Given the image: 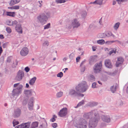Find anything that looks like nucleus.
<instances>
[{
	"mask_svg": "<svg viewBox=\"0 0 128 128\" xmlns=\"http://www.w3.org/2000/svg\"><path fill=\"white\" fill-rule=\"evenodd\" d=\"M23 86L22 84L20 85L18 87L14 89L12 91V95L14 97L15 96H18L22 92Z\"/></svg>",
	"mask_w": 128,
	"mask_h": 128,
	"instance_id": "4",
	"label": "nucleus"
},
{
	"mask_svg": "<svg viewBox=\"0 0 128 128\" xmlns=\"http://www.w3.org/2000/svg\"><path fill=\"white\" fill-rule=\"evenodd\" d=\"M120 22H118L116 23L114 26V30H116L118 28L119 26L120 25Z\"/></svg>",
	"mask_w": 128,
	"mask_h": 128,
	"instance_id": "31",
	"label": "nucleus"
},
{
	"mask_svg": "<svg viewBox=\"0 0 128 128\" xmlns=\"http://www.w3.org/2000/svg\"><path fill=\"white\" fill-rule=\"evenodd\" d=\"M95 80V78L92 75L90 74L88 77V80L89 81L93 82Z\"/></svg>",
	"mask_w": 128,
	"mask_h": 128,
	"instance_id": "26",
	"label": "nucleus"
},
{
	"mask_svg": "<svg viewBox=\"0 0 128 128\" xmlns=\"http://www.w3.org/2000/svg\"><path fill=\"white\" fill-rule=\"evenodd\" d=\"M8 44V42H6L4 43L2 45V46L3 48H6L7 47Z\"/></svg>",
	"mask_w": 128,
	"mask_h": 128,
	"instance_id": "47",
	"label": "nucleus"
},
{
	"mask_svg": "<svg viewBox=\"0 0 128 128\" xmlns=\"http://www.w3.org/2000/svg\"><path fill=\"white\" fill-rule=\"evenodd\" d=\"M50 16V14L48 13H41L38 16L37 18L40 23L43 25L46 23Z\"/></svg>",
	"mask_w": 128,
	"mask_h": 128,
	"instance_id": "1",
	"label": "nucleus"
},
{
	"mask_svg": "<svg viewBox=\"0 0 128 128\" xmlns=\"http://www.w3.org/2000/svg\"><path fill=\"white\" fill-rule=\"evenodd\" d=\"M19 123V122L15 120H14L13 121V124L14 126H15L16 125L18 124Z\"/></svg>",
	"mask_w": 128,
	"mask_h": 128,
	"instance_id": "38",
	"label": "nucleus"
},
{
	"mask_svg": "<svg viewBox=\"0 0 128 128\" xmlns=\"http://www.w3.org/2000/svg\"><path fill=\"white\" fill-rule=\"evenodd\" d=\"M86 82L83 81L79 84L76 87V91L78 92H84L86 91L88 88Z\"/></svg>",
	"mask_w": 128,
	"mask_h": 128,
	"instance_id": "2",
	"label": "nucleus"
},
{
	"mask_svg": "<svg viewBox=\"0 0 128 128\" xmlns=\"http://www.w3.org/2000/svg\"><path fill=\"white\" fill-rule=\"evenodd\" d=\"M116 42V41H114V40H112V41H106L105 42V43L107 45H110L112 43L114 42Z\"/></svg>",
	"mask_w": 128,
	"mask_h": 128,
	"instance_id": "37",
	"label": "nucleus"
},
{
	"mask_svg": "<svg viewBox=\"0 0 128 128\" xmlns=\"http://www.w3.org/2000/svg\"><path fill=\"white\" fill-rule=\"evenodd\" d=\"M124 59L122 57L119 58H118V61L116 62V67L119 66L120 64H122L124 62Z\"/></svg>",
	"mask_w": 128,
	"mask_h": 128,
	"instance_id": "18",
	"label": "nucleus"
},
{
	"mask_svg": "<svg viewBox=\"0 0 128 128\" xmlns=\"http://www.w3.org/2000/svg\"><path fill=\"white\" fill-rule=\"evenodd\" d=\"M84 104V100H82L81 102H80L78 104V105L79 106H81Z\"/></svg>",
	"mask_w": 128,
	"mask_h": 128,
	"instance_id": "43",
	"label": "nucleus"
},
{
	"mask_svg": "<svg viewBox=\"0 0 128 128\" xmlns=\"http://www.w3.org/2000/svg\"><path fill=\"white\" fill-rule=\"evenodd\" d=\"M28 98H24L22 102V104L23 105H26L27 103Z\"/></svg>",
	"mask_w": 128,
	"mask_h": 128,
	"instance_id": "30",
	"label": "nucleus"
},
{
	"mask_svg": "<svg viewBox=\"0 0 128 128\" xmlns=\"http://www.w3.org/2000/svg\"><path fill=\"white\" fill-rule=\"evenodd\" d=\"M86 113L84 114V116L85 118L86 119H89L90 118V117L88 115H86Z\"/></svg>",
	"mask_w": 128,
	"mask_h": 128,
	"instance_id": "53",
	"label": "nucleus"
},
{
	"mask_svg": "<svg viewBox=\"0 0 128 128\" xmlns=\"http://www.w3.org/2000/svg\"><path fill=\"white\" fill-rule=\"evenodd\" d=\"M50 24L49 23L47 24L46 25L44 26V29L46 30V29H48L50 28Z\"/></svg>",
	"mask_w": 128,
	"mask_h": 128,
	"instance_id": "39",
	"label": "nucleus"
},
{
	"mask_svg": "<svg viewBox=\"0 0 128 128\" xmlns=\"http://www.w3.org/2000/svg\"><path fill=\"white\" fill-rule=\"evenodd\" d=\"M69 94L71 96L74 97L78 96V93L75 90L71 89L69 90Z\"/></svg>",
	"mask_w": 128,
	"mask_h": 128,
	"instance_id": "16",
	"label": "nucleus"
},
{
	"mask_svg": "<svg viewBox=\"0 0 128 128\" xmlns=\"http://www.w3.org/2000/svg\"><path fill=\"white\" fill-rule=\"evenodd\" d=\"M49 45V42L47 41H45L44 42L43 45L44 46H47Z\"/></svg>",
	"mask_w": 128,
	"mask_h": 128,
	"instance_id": "42",
	"label": "nucleus"
},
{
	"mask_svg": "<svg viewBox=\"0 0 128 128\" xmlns=\"http://www.w3.org/2000/svg\"><path fill=\"white\" fill-rule=\"evenodd\" d=\"M50 121L52 122H54L56 120V119H55L54 118V117H53L52 118H51L50 119Z\"/></svg>",
	"mask_w": 128,
	"mask_h": 128,
	"instance_id": "60",
	"label": "nucleus"
},
{
	"mask_svg": "<svg viewBox=\"0 0 128 128\" xmlns=\"http://www.w3.org/2000/svg\"><path fill=\"white\" fill-rule=\"evenodd\" d=\"M32 93V91L31 90H26L24 91V93L27 97H28L29 96H31Z\"/></svg>",
	"mask_w": 128,
	"mask_h": 128,
	"instance_id": "20",
	"label": "nucleus"
},
{
	"mask_svg": "<svg viewBox=\"0 0 128 128\" xmlns=\"http://www.w3.org/2000/svg\"><path fill=\"white\" fill-rule=\"evenodd\" d=\"M68 108L64 107L61 110L58 112V114L60 116L63 117L66 116L68 113Z\"/></svg>",
	"mask_w": 128,
	"mask_h": 128,
	"instance_id": "7",
	"label": "nucleus"
},
{
	"mask_svg": "<svg viewBox=\"0 0 128 128\" xmlns=\"http://www.w3.org/2000/svg\"><path fill=\"white\" fill-rule=\"evenodd\" d=\"M104 64L105 66L109 68H111L112 66L110 60L109 59H106L104 61Z\"/></svg>",
	"mask_w": 128,
	"mask_h": 128,
	"instance_id": "14",
	"label": "nucleus"
},
{
	"mask_svg": "<svg viewBox=\"0 0 128 128\" xmlns=\"http://www.w3.org/2000/svg\"><path fill=\"white\" fill-rule=\"evenodd\" d=\"M117 104L118 106H122L123 104V102L120 100H119L117 101Z\"/></svg>",
	"mask_w": 128,
	"mask_h": 128,
	"instance_id": "35",
	"label": "nucleus"
},
{
	"mask_svg": "<svg viewBox=\"0 0 128 128\" xmlns=\"http://www.w3.org/2000/svg\"><path fill=\"white\" fill-rule=\"evenodd\" d=\"M88 125L87 121L83 118H80L78 121L77 125L75 126L79 128H86Z\"/></svg>",
	"mask_w": 128,
	"mask_h": 128,
	"instance_id": "5",
	"label": "nucleus"
},
{
	"mask_svg": "<svg viewBox=\"0 0 128 128\" xmlns=\"http://www.w3.org/2000/svg\"><path fill=\"white\" fill-rule=\"evenodd\" d=\"M24 76V72L22 71L19 70L18 72L16 79L17 80H20L22 79V78Z\"/></svg>",
	"mask_w": 128,
	"mask_h": 128,
	"instance_id": "12",
	"label": "nucleus"
},
{
	"mask_svg": "<svg viewBox=\"0 0 128 128\" xmlns=\"http://www.w3.org/2000/svg\"><path fill=\"white\" fill-rule=\"evenodd\" d=\"M4 37L2 34H1L0 35V38L2 39H4Z\"/></svg>",
	"mask_w": 128,
	"mask_h": 128,
	"instance_id": "64",
	"label": "nucleus"
},
{
	"mask_svg": "<svg viewBox=\"0 0 128 128\" xmlns=\"http://www.w3.org/2000/svg\"><path fill=\"white\" fill-rule=\"evenodd\" d=\"M106 37H110L112 35V33L110 32H106Z\"/></svg>",
	"mask_w": 128,
	"mask_h": 128,
	"instance_id": "40",
	"label": "nucleus"
},
{
	"mask_svg": "<svg viewBox=\"0 0 128 128\" xmlns=\"http://www.w3.org/2000/svg\"><path fill=\"white\" fill-rule=\"evenodd\" d=\"M19 84V83H17L15 84H14V88H16L18 86V85Z\"/></svg>",
	"mask_w": 128,
	"mask_h": 128,
	"instance_id": "63",
	"label": "nucleus"
},
{
	"mask_svg": "<svg viewBox=\"0 0 128 128\" xmlns=\"http://www.w3.org/2000/svg\"><path fill=\"white\" fill-rule=\"evenodd\" d=\"M6 31L9 34L10 33L12 32L11 28L9 27H6Z\"/></svg>",
	"mask_w": 128,
	"mask_h": 128,
	"instance_id": "44",
	"label": "nucleus"
},
{
	"mask_svg": "<svg viewBox=\"0 0 128 128\" xmlns=\"http://www.w3.org/2000/svg\"><path fill=\"white\" fill-rule=\"evenodd\" d=\"M101 118L102 120L105 122L108 123L110 122V118L109 116L102 115L101 116Z\"/></svg>",
	"mask_w": 128,
	"mask_h": 128,
	"instance_id": "15",
	"label": "nucleus"
},
{
	"mask_svg": "<svg viewBox=\"0 0 128 128\" xmlns=\"http://www.w3.org/2000/svg\"><path fill=\"white\" fill-rule=\"evenodd\" d=\"M102 66V62L96 63L93 68L94 72L96 74L100 72L101 70Z\"/></svg>",
	"mask_w": 128,
	"mask_h": 128,
	"instance_id": "6",
	"label": "nucleus"
},
{
	"mask_svg": "<svg viewBox=\"0 0 128 128\" xmlns=\"http://www.w3.org/2000/svg\"><path fill=\"white\" fill-rule=\"evenodd\" d=\"M63 92H60L57 93L56 94V96L57 98H60L63 95Z\"/></svg>",
	"mask_w": 128,
	"mask_h": 128,
	"instance_id": "36",
	"label": "nucleus"
},
{
	"mask_svg": "<svg viewBox=\"0 0 128 128\" xmlns=\"http://www.w3.org/2000/svg\"><path fill=\"white\" fill-rule=\"evenodd\" d=\"M80 58V56H78L76 58V62H78Z\"/></svg>",
	"mask_w": 128,
	"mask_h": 128,
	"instance_id": "59",
	"label": "nucleus"
},
{
	"mask_svg": "<svg viewBox=\"0 0 128 128\" xmlns=\"http://www.w3.org/2000/svg\"><path fill=\"white\" fill-rule=\"evenodd\" d=\"M16 30L20 34H22V30L21 24H17L15 27Z\"/></svg>",
	"mask_w": 128,
	"mask_h": 128,
	"instance_id": "17",
	"label": "nucleus"
},
{
	"mask_svg": "<svg viewBox=\"0 0 128 128\" xmlns=\"http://www.w3.org/2000/svg\"><path fill=\"white\" fill-rule=\"evenodd\" d=\"M28 50L26 47L23 48L20 52V54L22 56H25L28 53Z\"/></svg>",
	"mask_w": 128,
	"mask_h": 128,
	"instance_id": "13",
	"label": "nucleus"
},
{
	"mask_svg": "<svg viewBox=\"0 0 128 128\" xmlns=\"http://www.w3.org/2000/svg\"><path fill=\"white\" fill-rule=\"evenodd\" d=\"M38 122H32L30 128H36L38 127Z\"/></svg>",
	"mask_w": 128,
	"mask_h": 128,
	"instance_id": "24",
	"label": "nucleus"
},
{
	"mask_svg": "<svg viewBox=\"0 0 128 128\" xmlns=\"http://www.w3.org/2000/svg\"><path fill=\"white\" fill-rule=\"evenodd\" d=\"M72 26L73 28H78L80 25L79 21L76 18H75L72 21Z\"/></svg>",
	"mask_w": 128,
	"mask_h": 128,
	"instance_id": "8",
	"label": "nucleus"
},
{
	"mask_svg": "<svg viewBox=\"0 0 128 128\" xmlns=\"http://www.w3.org/2000/svg\"><path fill=\"white\" fill-rule=\"evenodd\" d=\"M117 87L116 85L115 86L114 85H113L110 88V90L112 93H114L116 91Z\"/></svg>",
	"mask_w": 128,
	"mask_h": 128,
	"instance_id": "27",
	"label": "nucleus"
},
{
	"mask_svg": "<svg viewBox=\"0 0 128 128\" xmlns=\"http://www.w3.org/2000/svg\"><path fill=\"white\" fill-rule=\"evenodd\" d=\"M14 10H18L19 9L20 6H14Z\"/></svg>",
	"mask_w": 128,
	"mask_h": 128,
	"instance_id": "52",
	"label": "nucleus"
},
{
	"mask_svg": "<svg viewBox=\"0 0 128 128\" xmlns=\"http://www.w3.org/2000/svg\"><path fill=\"white\" fill-rule=\"evenodd\" d=\"M21 113V110L18 108L14 110L13 116L14 118L19 117Z\"/></svg>",
	"mask_w": 128,
	"mask_h": 128,
	"instance_id": "11",
	"label": "nucleus"
},
{
	"mask_svg": "<svg viewBox=\"0 0 128 128\" xmlns=\"http://www.w3.org/2000/svg\"><path fill=\"white\" fill-rule=\"evenodd\" d=\"M30 122L23 123L16 126L14 128H29L30 126Z\"/></svg>",
	"mask_w": 128,
	"mask_h": 128,
	"instance_id": "9",
	"label": "nucleus"
},
{
	"mask_svg": "<svg viewBox=\"0 0 128 128\" xmlns=\"http://www.w3.org/2000/svg\"><path fill=\"white\" fill-rule=\"evenodd\" d=\"M109 53L110 55H111L113 53H114V54H116V53L114 51V50L113 48L112 49V50L109 52Z\"/></svg>",
	"mask_w": 128,
	"mask_h": 128,
	"instance_id": "54",
	"label": "nucleus"
},
{
	"mask_svg": "<svg viewBox=\"0 0 128 128\" xmlns=\"http://www.w3.org/2000/svg\"><path fill=\"white\" fill-rule=\"evenodd\" d=\"M97 43L98 44L102 45L104 44L105 43V41L104 40H100L97 41Z\"/></svg>",
	"mask_w": 128,
	"mask_h": 128,
	"instance_id": "32",
	"label": "nucleus"
},
{
	"mask_svg": "<svg viewBox=\"0 0 128 128\" xmlns=\"http://www.w3.org/2000/svg\"><path fill=\"white\" fill-rule=\"evenodd\" d=\"M63 76V74L62 72H60L57 75V76L58 77L60 78L62 77Z\"/></svg>",
	"mask_w": 128,
	"mask_h": 128,
	"instance_id": "45",
	"label": "nucleus"
},
{
	"mask_svg": "<svg viewBox=\"0 0 128 128\" xmlns=\"http://www.w3.org/2000/svg\"><path fill=\"white\" fill-rule=\"evenodd\" d=\"M96 82H94L92 85V87L93 88H94L96 87Z\"/></svg>",
	"mask_w": 128,
	"mask_h": 128,
	"instance_id": "56",
	"label": "nucleus"
},
{
	"mask_svg": "<svg viewBox=\"0 0 128 128\" xmlns=\"http://www.w3.org/2000/svg\"><path fill=\"white\" fill-rule=\"evenodd\" d=\"M101 35V37L102 38H104L106 37V32L100 34Z\"/></svg>",
	"mask_w": 128,
	"mask_h": 128,
	"instance_id": "46",
	"label": "nucleus"
},
{
	"mask_svg": "<svg viewBox=\"0 0 128 128\" xmlns=\"http://www.w3.org/2000/svg\"><path fill=\"white\" fill-rule=\"evenodd\" d=\"M97 104V103L96 102H92L88 103L86 105L87 106L90 107H92L96 106Z\"/></svg>",
	"mask_w": 128,
	"mask_h": 128,
	"instance_id": "23",
	"label": "nucleus"
},
{
	"mask_svg": "<svg viewBox=\"0 0 128 128\" xmlns=\"http://www.w3.org/2000/svg\"><path fill=\"white\" fill-rule=\"evenodd\" d=\"M78 96H80L81 97H82L84 96V95L83 94L80 93H78Z\"/></svg>",
	"mask_w": 128,
	"mask_h": 128,
	"instance_id": "62",
	"label": "nucleus"
},
{
	"mask_svg": "<svg viewBox=\"0 0 128 128\" xmlns=\"http://www.w3.org/2000/svg\"><path fill=\"white\" fill-rule=\"evenodd\" d=\"M86 61V60H83L82 62L80 65V67H82V65H83L84 63Z\"/></svg>",
	"mask_w": 128,
	"mask_h": 128,
	"instance_id": "57",
	"label": "nucleus"
},
{
	"mask_svg": "<svg viewBox=\"0 0 128 128\" xmlns=\"http://www.w3.org/2000/svg\"><path fill=\"white\" fill-rule=\"evenodd\" d=\"M96 61V57L95 56H92L90 58V62H95Z\"/></svg>",
	"mask_w": 128,
	"mask_h": 128,
	"instance_id": "29",
	"label": "nucleus"
},
{
	"mask_svg": "<svg viewBox=\"0 0 128 128\" xmlns=\"http://www.w3.org/2000/svg\"><path fill=\"white\" fill-rule=\"evenodd\" d=\"M36 79V78L35 77L32 78L29 82V84L31 85H33L35 82Z\"/></svg>",
	"mask_w": 128,
	"mask_h": 128,
	"instance_id": "22",
	"label": "nucleus"
},
{
	"mask_svg": "<svg viewBox=\"0 0 128 128\" xmlns=\"http://www.w3.org/2000/svg\"><path fill=\"white\" fill-rule=\"evenodd\" d=\"M17 24V22L16 20H15L14 21H13L12 26H16L17 24Z\"/></svg>",
	"mask_w": 128,
	"mask_h": 128,
	"instance_id": "49",
	"label": "nucleus"
},
{
	"mask_svg": "<svg viewBox=\"0 0 128 128\" xmlns=\"http://www.w3.org/2000/svg\"><path fill=\"white\" fill-rule=\"evenodd\" d=\"M103 1V0H96L93 2H90V4H98L101 5L102 4Z\"/></svg>",
	"mask_w": 128,
	"mask_h": 128,
	"instance_id": "19",
	"label": "nucleus"
},
{
	"mask_svg": "<svg viewBox=\"0 0 128 128\" xmlns=\"http://www.w3.org/2000/svg\"><path fill=\"white\" fill-rule=\"evenodd\" d=\"M85 70V66H83L80 69V71L81 72H84Z\"/></svg>",
	"mask_w": 128,
	"mask_h": 128,
	"instance_id": "48",
	"label": "nucleus"
},
{
	"mask_svg": "<svg viewBox=\"0 0 128 128\" xmlns=\"http://www.w3.org/2000/svg\"><path fill=\"white\" fill-rule=\"evenodd\" d=\"M66 2L65 0H56V2L57 3H64Z\"/></svg>",
	"mask_w": 128,
	"mask_h": 128,
	"instance_id": "41",
	"label": "nucleus"
},
{
	"mask_svg": "<svg viewBox=\"0 0 128 128\" xmlns=\"http://www.w3.org/2000/svg\"><path fill=\"white\" fill-rule=\"evenodd\" d=\"M6 12V14L8 16L14 17L15 15V12Z\"/></svg>",
	"mask_w": 128,
	"mask_h": 128,
	"instance_id": "25",
	"label": "nucleus"
},
{
	"mask_svg": "<svg viewBox=\"0 0 128 128\" xmlns=\"http://www.w3.org/2000/svg\"><path fill=\"white\" fill-rule=\"evenodd\" d=\"M11 60L10 58L9 57H8L7 60V61L8 62H10L11 61Z\"/></svg>",
	"mask_w": 128,
	"mask_h": 128,
	"instance_id": "61",
	"label": "nucleus"
},
{
	"mask_svg": "<svg viewBox=\"0 0 128 128\" xmlns=\"http://www.w3.org/2000/svg\"><path fill=\"white\" fill-rule=\"evenodd\" d=\"M24 70L26 72H28L30 70V68L28 66H27L25 68Z\"/></svg>",
	"mask_w": 128,
	"mask_h": 128,
	"instance_id": "50",
	"label": "nucleus"
},
{
	"mask_svg": "<svg viewBox=\"0 0 128 128\" xmlns=\"http://www.w3.org/2000/svg\"><path fill=\"white\" fill-rule=\"evenodd\" d=\"M20 1V0H11L10 3V6H12L18 3Z\"/></svg>",
	"mask_w": 128,
	"mask_h": 128,
	"instance_id": "21",
	"label": "nucleus"
},
{
	"mask_svg": "<svg viewBox=\"0 0 128 128\" xmlns=\"http://www.w3.org/2000/svg\"><path fill=\"white\" fill-rule=\"evenodd\" d=\"M99 120V119L97 117L90 119L88 125L89 128H94L96 127Z\"/></svg>",
	"mask_w": 128,
	"mask_h": 128,
	"instance_id": "3",
	"label": "nucleus"
},
{
	"mask_svg": "<svg viewBox=\"0 0 128 128\" xmlns=\"http://www.w3.org/2000/svg\"><path fill=\"white\" fill-rule=\"evenodd\" d=\"M96 110H92L90 112H88L86 113V115H88L90 118L93 115L94 113L96 112Z\"/></svg>",
	"mask_w": 128,
	"mask_h": 128,
	"instance_id": "28",
	"label": "nucleus"
},
{
	"mask_svg": "<svg viewBox=\"0 0 128 128\" xmlns=\"http://www.w3.org/2000/svg\"><path fill=\"white\" fill-rule=\"evenodd\" d=\"M6 24L10 26H12L13 21L12 20H8L6 22Z\"/></svg>",
	"mask_w": 128,
	"mask_h": 128,
	"instance_id": "33",
	"label": "nucleus"
},
{
	"mask_svg": "<svg viewBox=\"0 0 128 128\" xmlns=\"http://www.w3.org/2000/svg\"><path fill=\"white\" fill-rule=\"evenodd\" d=\"M96 111V112H94V116H95V117L94 118H99L98 117V112H97V111L96 110H95Z\"/></svg>",
	"mask_w": 128,
	"mask_h": 128,
	"instance_id": "51",
	"label": "nucleus"
},
{
	"mask_svg": "<svg viewBox=\"0 0 128 128\" xmlns=\"http://www.w3.org/2000/svg\"><path fill=\"white\" fill-rule=\"evenodd\" d=\"M34 98H30V101L28 103V107L30 110H32L33 109L34 104Z\"/></svg>",
	"mask_w": 128,
	"mask_h": 128,
	"instance_id": "10",
	"label": "nucleus"
},
{
	"mask_svg": "<svg viewBox=\"0 0 128 128\" xmlns=\"http://www.w3.org/2000/svg\"><path fill=\"white\" fill-rule=\"evenodd\" d=\"M69 57L70 58V59H72L73 58V54H70V55L69 56Z\"/></svg>",
	"mask_w": 128,
	"mask_h": 128,
	"instance_id": "58",
	"label": "nucleus"
},
{
	"mask_svg": "<svg viewBox=\"0 0 128 128\" xmlns=\"http://www.w3.org/2000/svg\"><path fill=\"white\" fill-rule=\"evenodd\" d=\"M57 124L56 123H53L52 124V126L54 128H56L57 126Z\"/></svg>",
	"mask_w": 128,
	"mask_h": 128,
	"instance_id": "55",
	"label": "nucleus"
},
{
	"mask_svg": "<svg viewBox=\"0 0 128 128\" xmlns=\"http://www.w3.org/2000/svg\"><path fill=\"white\" fill-rule=\"evenodd\" d=\"M82 16L84 18L86 17L87 15V12L86 11H83L81 12Z\"/></svg>",
	"mask_w": 128,
	"mask_h": 128,
	"instance_id": "34",
	"label": "nucleus"
}]
</instances>
